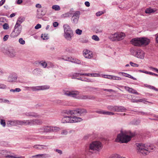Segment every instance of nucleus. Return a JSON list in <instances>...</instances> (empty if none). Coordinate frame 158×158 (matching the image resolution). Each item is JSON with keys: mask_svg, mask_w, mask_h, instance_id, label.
<instances>
[{"mask_svg": "<svg viewBox=\"0 0 158 158\" xmlns=\"http://www.w3.org/2000/svg\"><path fill=\"white\" fill-rule=\"evenodd\" d=\"M137 149L143 154L147 155L149 152L153 151L155 147L152 145L136 143Z\"/></svg>", "mask_w": 158, "mask_h": 158, "instance_id": "1", "label": "nucleus"}, {"mask_svg": "<svg viewBox=\"0 0 158 158\" xmlns=\"http://www.w3.org/2000/svg\"><path fill=\"white\" fill-rule=\"evenodd\" d=\"M102 148V144L101 142L94 141L89 144V147L86 148L85 151L86 152L93 153L96 151H99Z\"/></svg>", "mask_w": 158, "mask_h": 158, "instance_id": "2", "label": "nucleus"}, {"mask_svg": "<svg viewBox=\"0 0 158 158\" xmlns=\"http://www.w3.org/2000/svg\"><path fill=\"white\" fill-rule=\"evenodd\" d=\"M131 137L128 135L125 130H121L120 133L118 135L115 141L121 143H127L131 139Z\"/></svg>", "mask_w": 158, "mask_h": 158, "instance_id": "3", "label": "nucleus"}, {"mask_svg": "<svg viewBox=\"0 0 158 158\" xmlns=\"http://www.w3.org/2000/svg\"><path fill=\"white\" fill-rule=\"evenodd\" d=\"M64 33L63 36L65 39L67 41H70L74 36L73 31L70 26L67 24H64L63 26Z\"/></svg>", "mask_w": 158, "mask_h": 158, "instance_id": "4", "label": "nucleus"}, {"mask_svg": "<svg viewBox=\"0 0 158 158\" xmlns=\"http://www.w3.org/2000/svg\"><path fill=\"white\" fill-rule=\"evenodd\" d=\"M71 116H64L61 119V122L63 123H77L80 122L83 120L80 117L74 115Z\"/></svg>", "mask_w": 158, "mask_h": 158, "instance_id": "5", "label": "nucleus"}, {"mask_svg": "<svg viewBox=\"0 0 158 158\" xmlns=\"http://www.w3.org/2000/svg\"><path fill=\"white\" fill-rule=\"evenodd\" d=\"M64 114L68 115H76L77 116H81V114H85L87 113L86 110L83 108L77 109L75 110H67L63 111Z\"/></svg>", "mask_w": 158, "mask_h": 158, "instance_id": "6", "label": "nucleus"}, {"mask_svg": "<svg viewBox=\"0 0 158 158\" xmlns=\"http://www.w3.org/2000/svg\"><path fill=\"white\" fill-rule=\"evenodd\" d=\"M0 153L2 155L3 158H21V156H18L15 155L13 153L6 150H2L0 151Z\"/></svg>", "mask_w": 158, "mask_h": 158, "instance_id": "7", "label": "nucleus"}, {"mask_svg": "<svg viewBox=\"0 0 158 158\" xmlns=\"http://www.w3.org/2000/svg\"><path fill=\"white\" fill-rule=\"evenodd\" d=\"M125 36V34L123 33H116L111 34L109 36V38L112 41H118L123 39Z\"/></svg>", "mask_w": 158, "mask_h": 158, "instance_id": "8", "label": "nucleus"}, {"mask_svg": "<svg viewBox=\"0 0 158 158\" xmlns=\"http://www.w3.org/2000/svg\"><path fill=\"white\" fill-rule=\"evenodd\" d=\"M64 94L68 97L78 99L80 92L78 90H64Z\"/></svg>", "mask_w": 158, "mask_h": 158, "instance_id": "9", "label": "nucleus"}, {"mask_svg": "<svg viewBox=\"0 0 158 158\" xmlns=\"http://www.w3.org/2000/svg\"><path fill=\"white\" fill-rule=\"evenodd\" d=\"M60 127L53 126H44L40 128L41 131L44 132H56L60 130Z\"/></svg>", "mask_w": 158, "mask_h": 158, "instance_id": "10", "label": "nucleus"}, {"mask_svg": "<svg viewBox=\"0 0 158 158\" xmlns=\"http://www.w3.org/2000/svg\"><path fill=\"white\" fill-rule=\"evenodd\" d=\"M22 27V26H17L15 25L14 30L10 34V36L12 38H15L17 37L21 33Z\"/></svg>", "mask_w": 158, "mask_h": 158, "instance_id": "11", "label": "nucleus"}, {"mask_svg": "<svg viewBox=\"0 0 158 158\" xmlns=\"http://www.w3.org/2000/svg\"><path fill=\"white\" fill-rule=\"evenodd\" d=\"M80 12L79 11H77L74 12L71 18V21L74 24H77L79 18Z\"/></svg>", "mask_w": 158, "mask_h": 158, "instance_id": "12", "label": "nucleus"}, {"mask_svg": "<svg viewBox=\"0 0 158 158\" xmlns=\"http://www.w3.org/2000/svg\"><path fill=\"white\" fill-rule=\"evenodd\" d=\"M27 88H30L33 91L44 90L49 88L50 87L48 85H44L42 86H33L31 87H26Z\"/></svg>", "mask_w": 158, "mask_h": 158, "instance_id": "13", "label": "nucleus"}, {"mask_svg": "<svg viewBox=\"0 0 158 158\" xmlns=\"http://www.w3.org/2000/svg\"><path fill=\"white\" fill-rule=\"evenodd\" d=\"M43 122L40 119H36L27 120V125H35L41 124Z\"/></svg>", "mask_w": 158, "mask_h": 158, "instance_id": "14", "label": "nucleus"}, {"mask_svg": "<svg viewBox=\"0 0 158 158\" xmlns=\"http://www.w3.org/2000/svg\"><path fill=\"white\" fill-rule=\"evenodd\" d=\"M18 76L16 74L13 73L10 74L7 78L8 81L11 82H15L16 81Z\"/></svg>", "mask_w": 158, "mask_h": 158, "instance_id": "15", "label": "nucleus"}, {"mask_svg": "<svg viewBox=\"0 0 158 158\" xmlns=\"http://www.w3.org/2000/svg\"><path fill=\"white\" fill-rule=\"evenodd\" d=\"M83 55L86 58L91 59L93 57L92 52L88 49H85L83 51Z\"/></svg>", "mask_w": 158, "mask_h": 158, "instance_id": "16", "label": "nucleus"}, {"mask_svg": "<svg viewBox=\"0 0 158 158\" xmlns=\"http://www.w3.org/2000/svg\"><path fill=\"white\" fill-rule=\"evenodd\" d=\"M136 54L135 57L141 59H143L144 57V52L139 49H136Z\"/></svg>", "mask_w": 158, "mask_h": 158, "instance_id": "17", "label": "nucleus"}, {"mask_svg": "<svg viewBox=\"0 0 158 158\" xmlns=\"http://www.w3.org/2000/svg\"><path fill=\"white\" fill-rule=\"evenodd\" d=\"M131 44L135 46H141L140 38L133 39L131 40Z\"/></svg>", "mask_w": 158, "mask_h": 158, "instance_id": "18", "label": "nucleus"}, {"mask_svg": "<svg viewBox=\"0 0 158 158\" xmlns=\"http://www.w3.org/2000/svg\"><path fill=\"white\" fill-rule=\"evenodd\" d=\"M6 53L10 57H14L16 55V52L15 50L13 48L9 49L6 51Z\"/></svg>", "mask_w": 158, "mask_h": 158, "instance_id": "19", "label": "nucleus"}, {"mask_svg": "<svg viewBox=\"0 0 158 158\" xmlns=\"http://www.w3.org/2000/svg\"><path fill=\"white\" fill-rule=\"evenodd\" d=\"M24 114L28 117L35 118L39 117V115L34 112H27L24 113Z\"/></svg>", "mask_w": 158, "mask_h": 158, "instance_id": "20", "label": "nucleus"}, {"mask_svg": "<svg viewBox=\"0 0 158 158\" xmlns=\"http://www.w3.org/2000/svg\"><path fill=\"white\" fill-rule=\"evenodd\" d=\"M19 125L18 120H13L8 121L7 122V126L11 127Z\"/></svg>", "mask_w": 158, "mask_h": 158, "instance_id": "21", "label": "nucleus"}, {"mask_svg": "<svg viewBox=\"0 0 158 158\" xmlns=\"http://www.w3.org/2000/svg\"><path fill=\"white\" fill-rule=\"evenodd\" d=\"M140 39L141 45H147L150 42V40L147 38L141 37L140 38Z\"/></svg>", "mask_w": 158, "mask_h": 158, "instance_id": "22", "label": "nucleus"}, {"mask_svg": "<svg viewBox=\"0 0 158 158\" xmlns=\"http://www.w3.org/2000/svg\"><path fill=\"white\" fill-rule=\"evenodd\" d=\"M95 98L94 96H88L85 95H82L78 96V99L85 100V99H93Z\"/></svg>", "mask_w": 158, "mask_h": 158, "instance_id": "23", "label": "nucleus"}, {"mask_svg": "<svg viewBox=\"0 0 158 158\" xmlns=\"http://www.w3.org/2000/svg\"><path fill=\"white\" fill-rule=\"evenodd\" d=\"M50 157L47 154H39L31 156L32 158H48Z\"/></svg>", "mask_w": 158, "mask_h": 158, "instance_id": "24", "label": "nucleus"}, {"mask_svg": "<svg viewBox=\"0 0 158 158\" xmlns=\"http://www.w3.org/2000/svg\"><path fill=\"white\" fill-rule=\"evenodd\" d=\"M33 147L36 149L42 150L47 148V146L46 145H34Z\"/></svg>", "mask_w": 158, "mask_h": 158, "instance_id": "25", "label": "nucleus"}, {"mask_svg": "<svg viewBox=\"0 0 158 158\" xmlns=\"http://www.w3.org/2000/svg\"><path fill=\"white\" fill-rule=\"evenodd\" d=\"M156 11L155 8L152 9L151 8H147L145 10V12L146 14H150L153 13Z\"/></svg>", "mask_w": 158, "mask_h": 158, "instance_id": "26", "label": "nucleus"}, {"mask_svg": "<svg viewBox=\"0 0 158 158\" xmlns=\"http://www.w3.org/2000/svg\"><path fill=\"white\" fill-rule=\"evenodd\" d=\"M116 112H124L126 109L123 106H116Z\"/></svg>", "mask_w": 158, "mask_h": 158, "instance_id": "27", "label": "nucleus"}, {"mask_svg": "<svg viewBox=\"0 0 158 158\" xmlns=\"http://www.w3.org/2000/svg\"><path fill=\"white\" fill-rule=\"evenodd\" d=\"M72 15V13L70 11L62 14L61 15V17L63 18H68L71 16Z\"/></svg>", "mask_w": 158, "mask_h": 158, "instance_id": "28", "label": "nucleus"}, {"mask_svg": "<svg viewBox=\"0 0 158 158\" xmlns=\"http://www.w3.org/2000/svg\"><path fill=\"white\" fill-rule=\"evenodd\" d=\"M107 108L109 110L116 112V106H109Z\"/></svg>", "mask_w": 158, "mask_h": 158, "instance_id": "29", "label": "nucleus"}, {"mask_svg": "<svg viewBox=\"0 0 158 158\" xmlns=\"http://www.w3.org/2000/svg\"><path fill=\"white\" fill-rule=\"evenodd\" d=\"M46 11L44 10H42L40 15L38 14L37 15V17L38 18H40L42 16L45 15L46 13Z\"/></svg>", "mask_w": 158, "mask_h": 158, "instance_id": "30", "label": "nucleus"}, {"mask_svg": "<svg viewBox=\"0 0 158 158\" xmlns=\"http://www.w3.org/2000/svg\"><path fill=\"white\" fill-rule=\"evenodd\" d=\"M19 125H27V120H18Z\"/></svg>", "mask_w": 158, "mask_h": 158, "instance_id": "31", "label": "nucleus"}, {"mask_svg": "<svg viewBox=\"0 0 158 158\" xmlns=\"http://www.w3.org/2000/svg\"><path fill=\"white\" fill-rule=\"evenodd\" d=\"M79 73H75L73 74H70L69 75V76L72 77V79L77 78V77H79Z\"/></svg>", "mask_w": 158, "mask_h": 158, "instance_id": "32", "label": "nucleus"}, {"mask_svg": "<svg viewBox=\"0 0 158 158\" xmlns=\"http://www.w3.org/2000/svg\"><path fill=\"white\" fill-rule=\"evenodd\" d=\"M52 8L56 11H59L60 10V8L59 6L58 5H54L52 6Z\"/></svg>", "mask_w": 158, "mask_h": 158, "instance_id": "33", "label": "nucleus"}, {"mask_svg": "<svg viewBox=\"0 0 158 158\" xmlns=\"http://www.w3.org/2000/svg\"><path fill=\"white\" fill-rule=\"evenodd\" d=\"M145 85L149 89H153L156 91H158V89H157V88H156L155 87H154L153 86H152V85Z\"/></svg>", "mask_w": 158, "mask_h": 158, "instance_id": "34", "label": "nucleus"}, {"mask_svg": "<svg viewBox=\"0 0 158 158\" xmlns=\"http://www.w3.org/2000/svg\"><path fill=\"white\" fill-rule=\"evenodd\" d=\"M77 79L80 80L81 81H86V82H92V81L91 80H90L89 79H88L86 78H81V77H80L79 78H77Z\"/></svg>", "mask_w": 158, "mask_h": 158, "instance_id": "35", "label": "nucleus"}, {"mask_svg": "<svg viewBox=\"0 0 158 158\" xmlns=\"http://www.w3.org/2000/svg\"><path fill=\"white\" fill-rule=\"evenodd\" d=\"M111 79L117 80H121L122 79L121 77L115 76L111 75Z\"/></svg>", "mask_w": 158, "mask_h": 158, "instance_id": "36", "label": "nucleus"}, {"mask_svg": "<svg viewBox=\"0 0 158 158\" xmlns=\"http://www.w3.org/2000/svg\"><path fill=\"white\" fill-rule=\"evenodd\" d=\"M39 64H40L44 68H46L47 66V63L44 61H40L39 63Z\"/></svg>", "mask_w": 158, "mask_h": 158, "instance_id": "37", "label": "nucleus"}, {"mask_svg": "<svg viewBox=\"0 0 158 158\" xmlns=\"http://www.w3.org/2000/svg\"><path fill=\"white\" fill-rule=\"evenodd\" d=\"M41 37L44 40H47L48 39L47 34H42L41 35Z\"/></svg>", "mask_w": 158, "mask_h": 158, "instance_id": "38", "label": "nucleus"}, {"mask_svg": "<svg viewBox=\"0 0 158 158\" xmlns=\"http://www.w3.org/2000/svg\"><path fill=\"white\" fill-rule=\"evenodd\" d=\"M72 63L77 64H81V61L80 60L76 58H74L72 61Z\"/></svg>", "mask_w": 158, "mask_h": 158, "instance_id": "39", "label": "nucleus"}, {"mask_svg": "<svg viewBox=\"0 0 158 158\" xmlns=\"http://www.w3.org/2000/svg\"><path fill=\"white\" fill-rule=\"evenodd\" d=\"M21 91V89H20L19 88H17L15 89H10V91L11 92H20Z\"/></svg>", "mask_w": 158, "mask_h": 158, "instance_id": "40", "label": "nucleus"}, {"mask_svg": "<svg viewBox=\"0 0 158 158\" xmlns=\"http://www.w3.org/2000/svg\"><path fill=\"white\" fill-rule=\"evenodd\" d=\"M63 59L65 61H69L72 62V61H73V58L72 57H67L66 59H64V58H63Z\"/></svg>", "mask_w": 158, "mask_h": 158, "instance_id": "41", "label": "nucleus"}, {"mask_svg": "<svg viewBox=\"0 0 158 158\" xmlns=\"http://www.w3.org/2000/svg\"><path fill=\"white\" fill-rule=\"evenodd\" d=\"M92 38L93 40L97 41H99L100 40L98 36L95 35H93L92 37Z\"/></svg>", "mask_w": 158, "mask_h": 158, "instance_id": "42", "label": "nucleus"}, {"mask_svg": "<svg viewBox=\"0 0 158 158\" xmlns=\"http://www.w3.org/2000/svg\"><path fill=\"white\" fill-rule=\"evenodd\" d=\"M20 18H19L17 21L15 25V26H22L21 25V24L22 23V21H20Z\"/></svg>", "mask_w": 158, "mask_h": 158, "instance_id": "43", "label": "nucleus"}, {"mask_svg": "<svg viewBox=\"0 0 158 158\" xmlns=\"http://www.w3.org/2000/svg\"><path fill=\"white\" fill-rule=\"evenodd\" d=\"M19 42L22 45H24L25 43V41L23 40L22 38H20L19 40Z\"/></svg>", "mask_w": 158, "mask_h": 158, "instance_id": "44", "label": "nucleus"}, {"mask_svg": "<svg viewBox=\"0 0 158 158\" xmlns=\"http://www.w3.org/2000/svg\"><path fill=\"white\" fill-rule=\"evenodd\" d=\"M129 63H130V65L131 66L133 67H138L139 66V64H137L134 63L131 61H130V62Z\"/></svg>", "mask_w": 158, "mask_h": 158, "instance_id": "45", "label": "nucleus"}, {"mask_svg": "<svg viewBox=\"0 0 158 158\" xmlns=\"http://www.w3.org/2000/svg\"><path fill=\"white\" fill-rule=\"evenodd\" d=\"M131 91L130 93L135 94L137 95H139V94L138 93V92L135 90L132 89V88H131Z\"/></svg>", "mask_w": 158, "mask_h": 158, "instance_id": "46", "label": "nucleus"}, {"mask_svg": "<svg viewBox=\"0 0 158 158\" xmlns=\"http://www.w3.org/2000/svg\"><path fill=\"white\" fill-rule=\"evenodd\" d=\"M144 101H145L143 99H141L139 100H136V99H132L131 100V102H142Z\"/></svg>", "mask_w": 158, "mask_h": 158, "instance_id": "47", "label": "nucleus"}, {"mask_svg": "<svg viewBox=\"0 0 158 158\" xmlns=\"http://www.w3.org/2000/svg\"><path fill=\"white\" fill-rule=\"evenodd\" d=\"M82 30H80L79 29H77L75 31V32L76 34L78 35H81L82 34Z\"/></svg>", "mask_w": 158, "mask_h": 158, "instance_id": "48", "label": "nucleus"}, {"mask_svg": "<svg viewBox=\"0 0 158 158\" xmlns=\"http://www.w3.org/2000/svg\"><path fill=\"white\" fill-rule=\"evenodd\" d=\"M130 52L133 55L135 56V55L136 54V49L134 50L133 49H131L130 50Z\"/></svg>", "mask_w": 158, "mask_h": 158, "instance_id": "49", "label": "nucleus"}, {"mask_svg": "<svg viewBox=\"0 0 158 158\" xmlns=\"http://www.w3.org/2000/svg\"><path fill=\"white\" fill-rule=\"evenodd\" d=\"M114 113L109 111H104V114H106L109 115H113L114 114Z\"/></svg>", "mask_w": 158, "mask_h": 158, "instance_id": "50", "label": "nucleus"}, {"mask_svg": "<svg viewBox=\"0 0 158 158\" xmlns=\"http://www.w3.org/2000/svg\"><path fill=\"white\" fill-rule=\"evenodd\" d=\"M102 31V30L100 28H97L95 30V31L97 33H101Z\"/></svg>", "mask_w": 158, "mask_h": 158, "instance_id": "51", "label": "nucleus"}, {"mask_svg": "<svg viewBox=\"0 0 158 158\" xmlns=\"http://www.w3.org/2000/svg\"><path fill=\"white\" fill-rule=\"evenodd\" d=\"M0 124L3 127H5L6 125V123L5 120L1 119L0 120Z\"/></svg>", "mask_w": 158, "mask_h": 158, "instance_id": "52", "label": "nucleus"}, {"mask_svg": "<svg viewBox=\"0 0 158 158\" xmlns=\"http://www.w3.org/2000/svg\"><path fill=\"white\" fill-rule=\"evenodd\" d=\"M102 77L103 78L111 79V75H102Z\"/></svg>", "mask_w": 158, "mask_h": 158, "instance_id": "53", "label": "nucleus"}, {"mask_svg": "<svg viewBox=\"0 0 158 158\" xmlns=\"http://www.w3.org/2000/svg\"><path fill=\"white\" fill-rule=\"evenodd\" d=\"M65 50L66 51L69 52H73V49L69 48H66Z\"/></svg>", "mask_w": 158, "mask_h": 158, "instance_id": "54", "label": "nucleus"}, {"mask_svg": "<svg viewBox=\"0 0 158 158\" xmlns=\"http://www.w3.org/2000/svg\"><path fill=\"white\" fill-rule=\"evenodd\" d=\"M6 88V85L0 83V89H5Z\"/></svg>", "mask_w": 158, "mask_h": 158, "instance_id": "55", "label": "nucleus"}, {"mask_svg": "<svg viewBox=\"0 0 158 158\" xmlns=\"http://www.w3.org/2000/svg\"><path fill=\"white\" fill-rule=\"evenodd\" d=\"M124 89L127 91L128 92H129V93H131V88H130L128 87L127 86H124Z\"/></svg>", "mask_w": 158, "mask_h": 158, "instance_id": "56", "label": "nucleus"}, {"mask_svg": "<svg viewBox=\"0 0 158 158\" xmlns=\"http://www.w3.org/2000/svg\"><path fill=\"white\" fill-rule=\"evenodd\" d=\"M121 73L122 75L124 76V77H129L130 76V75L129 74H127V73Z\"/></svg>", "mask_w": 158, "mask_h": 158, "instance_id": "57", "label": "nucleus"}, {"mask_svg": "<svg viewBox=\"0 0 158 158\" xmlns=\"http://www.w3.org/2000/svg\"><path fill=\"white\" fill-rule=\"evenodd\" d=\"M9 26L8 24L5 23L3 25V28L4 29H7L9 28Z\"/></svg>", "mask_w": 158, "mask_h": 158, "instance_id": "58", "label": "nucleus"}, {"mask_svg": "<svg viewBox=\"0 0 158 158\" xmlns=\"http://www.w3.org/2000/svg\"><path fill=\"white\" fill-rule=\"evenodd\" d=\"M54 151L55 152H57L58 153H59L60 155H61L62 154V152L61 150L58 149H54Z\"/></svg>", "mask_w": 158, "mask_h": 158, "instance_id": "59", "label": "nucleus"}, {"mask_svg": "<svg viewBox=\"0 0 158 158\" xmlns=\"http://www.w3.org/2000/svg\"><path fill=\"white\" fill-rule=\"evenodd\" d=\"M149 68L150 69L152 70L153 71H155L157 73H158V69L154 68L152 67H149Z\"/></svg>", "mask_w": 158, "mask_h": 158, "instance_id": "60", "label": "nucleus"}, {"mask_svg": "<svg viewBox=\"0 0 158 158\" xmlns=\"http://www.w3.org/2000/svg\"><path fill=\"white\" fill-rule=\"evenodd\" d=\"M104 13V12H103V11H100L96 13V14L97 16H99Z\"/></svg>", "mask_w": 158, "mask_h": 158, "instance_id": "61", "label": "nucleus"}, {"mask_svg": "<svg viewBox=\"0 0 158 158\" xmlns=\"http://www.w3.org/2000/svg\"><path fill=\"white\" fill-rule=\"evenodd\" d=\"M95 112L98 114H104V110H96L95 111Z\"/></svg>", "mask_w": 158, "mask_h": 158, "instance_id": "62", "label": "nucleus"}, {"mask_svg": "<svg viewBox=\"0 0 158 158\" xmlns=\"http://www.w3.org/2000/svg\"><path fill=\"white\" fill-rule=\"evenodd\" d=\"M99 75L97 73H90V77H98L99 76Z\"/></svg>", "mask_w": 158, "mask_h": 158, "instance_id": "63", "label": "nucleus"}, {"mask_svg": "<svg viewBox=\"0 0 158 158\" xmlns=\"http://www.w3.org/2000/svg\"><path fill=\"white\" fill-rule=\"evenodd\" d=\"M139 114H140L142 115L147 116L148 115V113H145L143 111H140L139 112Z\"/></svg>", "mask_w": 158, "mask_h": 158, "instance_id": "64", "label": "nucleus"}]
</instances>
